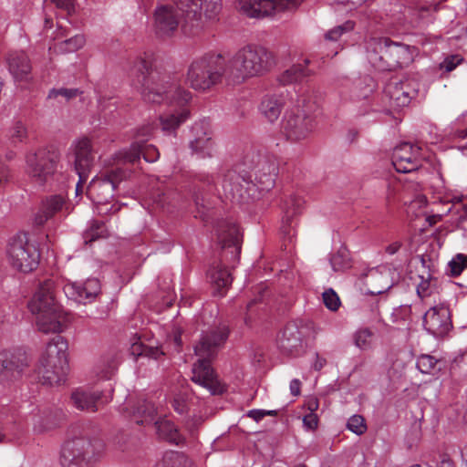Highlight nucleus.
<instances>
[{
	"mask_svg": "<svg viewBox=\"0 0 467 467\" xmlns=\"http://www.w3.org/2000/svg\"><path fill=\"white\" fill-rule=\"evenodd\" d=\"M192 131L194 135V139L190 141V148L192 154H195L200 159L212 157L213 141L207 128L204 127V124L195 123L192 126Z\"/></svg>",
	"mask_w": 467,
	"mask_h": 467,
	"instance_id": "bb28decb",
	"label": "nucleus"
},
{
	"mask_svg": "<svg viewBox=\"0 0 467 467\" xmlns=\"http://www.w3.org/2000/svg\"><path fill=\"white\" fill-rule=\"evenodd\" d=\"M140 157H143L147 162H154L159 159L160 153L154 145L140 142H134L128 150L116 153V161L123 166L127 163L136 164L140 161Z\"/></svg>",
	"mask_w": 467,
	"mask_h": 467,
	"instance_id": "b1692460",
	"label": "nucleus"
},
{
	"mask_svg": "<svg viewBox=\"0 0 467 467\" xmlns=\"http://www.w3.org/2000/svg\"><path fill=\"white\" fill-rule=\"evenodd\" d=\"M208 275L215 293L223 296L225 294L224 290L231 285L233 281L229 269L222 264H218L209 270Z\"/></svg>",
	"mask_w": 467,
	"mask_h": 467,
	"instance_id": "473e14b6",
	"label": "nucleus"
},
{
	"mask_svg": "<svg viewBox=\"0 0 467 467\" xmlns=\"http://www.w3.org/2000/svg\"><path fill=\"white\" fill-rule=\"evenodd\" d=\"M367 0H339L338 3L347 5L348 10H352L362 5Z\"/></svg>",
	"mask_w": 467,
	"mask_h": 467,
	"instance_id": "bf43d9fd",
	"label": "nucleus"
},
{
	"mask_svg": "<svg viewBox=\"0 0 467 467\" xmlns=\"http://www.w3.org/2000/svg\"><path fill=\"white\" fill-rule=\"evenodd\" d=\"M327 364V360L325 358L320 357L317 353H316V360L314 362L313 368L315 370H321Z\"/></svg>",
	"mask_w": 467,
	"mask_h": 467,
	"instance_id": "e2e57ef3",
	"label": "nucleus"
},
{
	"mask_svg": "<svg viewBox=\"0 0 467 467\" xmlns=\"http://www.w3.org/2000/svg\"><path fill=\"white\" fill-rule=\"evenodd\" d=\"M197 182L203 183L204 185L210 186L214 183V178H213V176L208 175V174L199 175L194 182L195 187H199V185L197 184Z\"/></svg>",
	"mask_w": 467,
	"mask_h": 467,
	"instance_id": "13d9d810",
	"label": "nucleus"
},
{
	"mask_svg": "<svg viewBox=\"0 0 467 467\" xmlns=\"http://www.w3.org/2000/svg\"><path fill=\"white\" fill-rule=\"evenodd\" d=\"M26 353L19 348L0 351V387L5 388L21 378L27 367Z\"/></svg>",
	"mask_w": 467,
	"mask_h": 467,
	"instance_id": "f3484780",
	"label": "nucleus"
},
{
	"mask_svg": "<svg viewBox=\"0 0 467 467\" xmlns=\"http://www.w3.org/2000/svg\"><path fill=\"white\" fill-rule=\"evenodd\" d=\"M108 236V231L103 222L93 221L89 227L84 232L83 238L86 244H91L99 238Z\"/></svg>",
	"mask_w": 467,
	"mask_h": 467,
	"instance_id": "a19ab883",
	"label": "nucleus"
},
{
	"mask_svg": "<svg viewBox=\"0 0 467 467\" xmlns=\"http://www.w3.org/2000/svg\"><path fill=\"white\" fill-rule=\"evenodd\" d=\"M420 83L413 77L391 78L384 88V96L389 99L390 107L399 109L408 106L418 95Z\"/></svg>",
	"mask_w": 467,
	"mask_h": 467,
	"instance_id": "4468645a",
	"label": "nucleus"
},
{
	"mask_svg": "<svg viewBox=\"0 0 467 467\" xmlns=\"http://www.w3.org/2000/svg\"><path fill=\"white\" fill-rule=\"evenodd\" d=\"M288 99L286 91L279 90L265 95L259 106L261 114L269 121L275 122L280 116Z\"/></svg>",
	"mask_w": 467,
	"mask_h": 467,
	"instance_id": "c85d7f7f",
	"label": "nucleus"
},
{
	"mask_svg": "<svg viewBox=\"0 0 467 467\" xmlns=\"http://www.w3.org/2000/svg\"><path fill=\"white\" fill-rule=\"evenodd\" d=\"M104 449L105 444L100 439L76 437L62 446L60 463L63 467H88L102 455Z\"/></svg>",
	"mask_w": 467,
	"mask_h": 467,
	"instance_id": "1a4fd4ad",
	"label": "nucleus"
},
{
	"mask_svg": "<svg viewBox=\"0 0 467 467\" xmlns=\"http://www.w3.org/2000/svg\"><path fill=\"white\" fill-rule=\"evenodd\" d=\"M64 415L61 410L49 413L37 420L34 424V431L38 434L50 431L59 426Z\"/></svg>",
	"mask_w": 467,
	"mask_h": 467,
	"instance_id": "4c0bfd02",
	"label": "nucleus"
},
{
	"mask_svg": "<svg viewBox=\"0 0 467 467\" xmlns=\"http://www.w3.org/2000/svg\"><path fill=\"white\" fill-rule=\"evenodd\" d=\"M218 244L223 250L231 249V254L237 258L241 253L242 236L238 226L230 221L222 220L216 225Z\"/></svg>",
	"mask_w": 467,
	"mask_h": 467,
	"instance_id": "5701e85b",
	"label": "nucleus"
},
{
	"mask_svg": "<svg viewBox=\"0 0 467 467\" xmlns=\"http://www.w3.org/2000/svg\"><path fill=\"white\" fill-rule=\"evenodd\" d=\"M72 149L76 173L81 178L89 176L95 160L91 140L82 138L75 141Z\"/></svg>",
	"mask_w": 467,
	"mask_h": 467,
	"instance_id": "4be33fe9",
	"label": "nucleus"
},
{
	"mask_svg": "<svg viewBox=\"0 0 467 467\" xmlns=\"http://www.w3.org/2000/svg\"><path fill=\"white\" fill-rule=\"evenodd\" d=\"M57 8L66 10L68 15L75 11L74 0H51Z\"/></svg>",
	"mask_w": 467,
	"mask_h": 467,
	"instance_id": "6e6d98bb",
	"label": "nucleus"
},
{
	"mask_svg": "<svg viewBox=\"0 0 467 467\" xmlns=\"http://www.w3.org/2000/svg\"><path fill=\"white\" fill-rule=\"evenodd\" d=\"M454 59L455 57H451L444 60V67L447 71L453 70L456 67L457 64L460 62V59H458V61L455 63Z\"/></svg>",
	"mask_w": 467,
	"mask_h": 467,
	"instance_id": "338daca9",
	"label": "nucleus"
},
{
	"mask_svg": "<svg viewBox=\"0 0 467 467\" xmlns=\"http://www.w3.org/2000/svg\"><path fill=\"white\" fill-rule=\"evenodd\" d=\"M228 337V327L220 325L202 334L194 348L195 354L199 358L193 365L192 380L206 388L213 395L222 393L223 387L218 382L210 363L217 355L219 348L226 342Z\"/></svg>",
	"mask_w": 467,
	"mask_h": 467,
	"instance_id": "7ed1b4c3",
	"label": "nucleus"
},
{
	"mask_svg": "<svg viewBox=\"0 0 467 467\" xmlns=\"http://www.w3.org/2000/svg\"><path fill=\"white\" fill-rule=\"evenodd\" d=\"M85 44L83 35H76L68 39L57 44L56 48L61 52H75L81 48Z\"/></svg>",
	"mask_w": 467,
	"mask_h": 467,
	"instance_id": "37998d69",
	"label": "nucleus"
},
{
	"mask_svg": "<svg viewBox=\"0 0 467 467\" xmlns=\"http://www.w3.org/2000/svg\"><path fill=\"white\" fill-rule=\"evenodd\" d=\"M154 467H193L192 461L179 451H168Z\"/></svg>",
	"mask_w": 467,
	"mask_h": 467,
	"instance_id": "c9c22d12",
	"label": "nucleus"
},
{
	"mask_svg": "<svg viewBox=\"0 0 467 467\" xmlns=\"http://www.w3.org/2000/svg\"><path fill=\"white\" fill-rule=\"evenodd\" d=\"M9 72L16 80L28 79L32 66L27 55L23 51H12L7 56Z\"/></svg>",
	"mask_w": 467,
	"mask_h": 467,
	"instance_id": "c756f323",
	"label": "nucleus"
},
{
	"mask_svg": "<svg viewBox=\"0 0 467 467\" xmlns=\"http://www.w3.org/2000/svg\"><path fill=\"white\" fill-rule=\"evenodd\" d=\"M131 349L134 355L145 356L154 359H158L163 355V352L159 348L148 347L143 344L134 343Z\"/></svg>",
	"mask_w": 467,
	"mask_h": 467,
	"instance_id": "49530a36",
	"label": "nucleus"
},
{
	"mask_svg": "<svg viewBox=\"0 0 467 467\" xmlns=\"http://www.w3.org/2000/svg\"><path fill=\"white\" fill-rule=\"evenodd\" d=\"M154 426L160 439L179 445L184 441V438L180 433L177 427L169 420H158L154 421Z\"/></svg>",
	"mask_w": 467,
	"mask_h": 467,
	"instance_id": "f704fd0d",
	"label": "nucleus"
},
{
	"mask_svg": "<svg viewBox=\"0 0 467 467\" xmlns=\"http://www.w3.org/2000/svg\"><path fill=\"white\" fill-rule=\"evenodd\" d=\"M330 265L334 271L342 272L351 266L350 254L345 246H341L330 257Z\"/></svg>",
	"mask_w": 467,
	"mask_h": 467,
	"instance_id": "58836bf2",
	"label": "nucleus"
},
{
	"mask_svg": "<svg viewBox=\"0 0 467 467\" xmlns=\"http://www.w3.org/2000/svg\"><path fill=\"white\" fill-rule=\"evenodd\" d=\"M353 21H347L341 26H337L326 33L325 37L327 40L337 41L343 33L351 31L354 28Z\"/></svg>",
	"mask_w": 467,
	"mask_h": 467,
	"instance_id": "09e8293b",
	"label": "nucleus"
},
{
	"mask_svg": "<svg viewBox=\"0 0 467 467\" xmlns=\"http://www.w3.org/2000/svg\"><path fill=\"white\" fill-rule=\"evenodd\" d=\"M131 85L142 99L150 103L166 102L171 108L160 115V124L165 132L176 130L190 116L186 105L192 99L190 91L170 76L152 68L151 62L139 57L130 69Z\"/></svg>",
	"mask_w": 467,
	"mask_h": 467,
	"instance_id": "f257e3e1",
	"label": "nucleus"
},
{
	"mask_svg": "<svg viewBox=\"0 0 467 467\" xmlns=\"http://www.w3.org/2000/svg\"><path fill=\"white\" fill-rule=\"evenodd\" d=\"M64 291L68 297L86 304L95 299L99 294L100 284L97 278H90L83 284H67L65 285Z\"/></svg>",
	"mask_w": 467,
	"mask_h": 467,
	"instance_id": "a878e982",
	"label": "nucleus"
},
{
	"mask_svg": "<svg viewBox=\"0 0 467 467\" xmlns=\"http://www.w3.org/2000/svg\"><path fill=\"white\" fill-rule=\"evenodd\" d=\"M314 127L313 116L299 107L286 111L282 121V131L292 141L306 139Z\"/></svg>",
	"mask_w": 467,
	"mask_h": 467,
	"instance_id": "2eb2a0df",
	"label": "nucleus"
},
{
	"mask_svg": "<svg viewBox=\"0 0 467 467\" xmlns=\"http://www.w3.org/2000/svg\"><path fill=\"white\" fill-rule=\"evenodd\" d=\"M28 308L33 315H36V326L40 331L46 334L62 331L66 315L56 299L52 280H45L39 285L28 303Z\"/></svg>",
	"mask_w": 467,
	"mask_h": 467,
	"instance_id": "423d86ee",
	"label": "nucleus"
},
{
	"mask_svg": "<svg viewBox=\"0 0 467 467\" xmlns=\"http://www.w3.org/2000/svg\"><path fill=\"white\" fill-rule=\"evenodd\" d=\"M420 261L424 270L419 275L420 282L417 285V295L421 299H424L432 293V282L436 281V277L434 276L436 269L434 263L429 255H420Z\"/></svg>",
	"mask_w": 467,
	"mask_h": 467,
	"instance_id": "7c9ffc66",
	"label": "nucleus"
},
{
	"mask_svg": "<svg viewBox=\"0 0 467 467\" xmlns=\"http://www.w3.org/2000/svg\"><path fill=\"white\" fill-rule=\"evenodd\" d=\"M26 129L21 121H16L11 130L14 142H22L26 138Z\"/></svg>",
	"mask_w": 467,
	"mask_h": 467,
	"instance_id": "864d4df0",
	"label": "nucleus"
},
{
	"mask_svg": "<svg viewBox=\"0 0 467 467\" xmlns=\"http://www.w3.org/2000/svg\"><path fill=\"white\" fill-rule=\"evenodd\" d=\"M181 19V14L171 4L157 7L154 13L156 34L160 36H171L178 29Z\"/></svg>",
	"mask_w": 467,
	"mask_h": 467,
	"instance_id": "412c9836",
	"label": "nucleus"
},
{
	"mask_svg": "<svg viewBox=\"0 0 467 467\" xmlns=\"http://www.w3.org/2000/svg\"><path fill=\"white\" fill-rule=\"evenodd\" d=\"M323 302L332 311L337 310L340 306L339 297L333 289H328L323 293Z\"/></svg>",
	"mask_w": 467,
	"mask_h": 467,
	"instance_id": "3c124183",
	"label": "nucleus"
},
{
	"mask_svg": "<svg viewBox=\"0 0 467 467\" xmlns=\"http://www.w3.org/2000/svg\"><path fill=\"white\" fill-rule=\"evenodd\" d=\"M128 170L117 161V164L100 171L89 182L87 194L98 203L109 202L119 184L127 179Z\"/></svg>",
	"mask_w": 467,
	"mask_h": 467,
	"instance_id": "9b49d317",
	"label": "nucleus"
},
{
	"mask_svg": "<svg viewBox=\"0 0 467 467\" xmlns=\"http://www.w3.org/2000/svg\"><path fill=\"white\" fill-rule=\"evenodd\" d=\"M64 208H67L66 195L59 193L46 197L41 202L39 211L35 215V224L37 226L44 225L49 219L62 212Z\"/></svg>",
	"mask_w": 467,
	"mask_h": 467,
	"instance_id": "cd10ccee",
	"label": "nucleus"
},
{
	"mask_svg": "<svg viewBox=\"0 0 467 467\" xmlns=\"http://www.w3.org/2000/svg\"><path fill=\"white\" fill-rule=\"evenodd\" d=\"M392 163L398 172L409 173L422 165L421 148L410 142H402L394 148Z\"/></svg>",
	"mask_w": 467,
	"mask_h": 467,
	"instance_id": "6ab92c4d",
	"label": "nucleus"
},
{
	"mask_svg": "<svg viewBox=\"0 0 467 467\" xmlns=\"http://www.w3.org/2000/svg\"><path fill=\"white\" fill-rule=\"evenodd\" d=\"M411 308L410 306H400L391 314L393 323L398 325H405L410 318Z\"/></svg>",
	"mask_w": 467,
	"mask_h": 467,
	"instance_id": "de8ad7c7",
	"label": "nucleus"
},
{
	"mask_svg": "<svg viewBox=\"0 0 467 467\" xmlns=\"http://www.w3.org/2000/svg\"><path fill=\"white\" fill-rule=\"evenodd\" d=\"M306 327L297 322L287 323L277 337L280 351L287 356L296 357L303 351Z\"/></svg>",
	"mask_w": 467,
	"mask_h": 467,
	"instance_id": "aec40b11",
	"label": "nucleus"
},
{
	"mask_svg": "<svg viewBox=\"0 0 467 467\" xmlns=\"http://www.w3.org/2000/svg\"><path fill=\"white\" fill-rule=\"evenodd\" d=\"M110 399L109 397L103 400L102 392L84 389H78L71 394L73 406L79 410L88 412L97 411L100 405L109 402Z\"/></svg>",
	"mask_w": 467,
	"mask_h": 467,
	"instance_id": "393cba45",
	"label": "nucleus"
},
{
	"mask_svg": "<svg viewBox=\"0 0 467 467\" xmlns=\"http://www.w3.org/2000/svg\"><path fill=\"white\" fill-rule=\"evenodd\" d=\"M67 343L61 336L54 337L47 345L37 367L38 377L43 384L58 385L65 381L68 363Z\"/></svg>",
	"mask_w": 467,
	"mask_h": 467,
	"instance_id": "6e6552de",
	"label": "nucleus"
},
{
	"mask_svg": "<svg viewBox=\"0 0 467 467\" xmlns=\"http://www.w3.org/2000/svg\"><path fill=\"white\" fill-rule=\"evenodd\" d=\"M372 337L373 332L369 328H360L353 336L354 343L358 348L366 349L369 348Z\"/></svg>",
	"mask_w": 467,
	"mask_h": 467,
	"instance_id": "a18cd8bd",
	"label": "nucleus"
},
{
	"mask_svg": "<svg viewBox=\"0 0 467 467\" xmlns=\"http://www.w3.org/2000/svg\"><path fill=\"white\" fill-rule=\"evenodd\" d=\"M6 254L10 265L23 273L32 272L39 265L40 253L26 236L12 238L7 244Z\"/></svg>",
	"mask_w": 467,
	"mask_h": 467,
	"instance_id": "f8f14e48",
	"label": "nucleus"
},
{
	"mask_svg": "<svg viewBox=\"0 0 467 467\" xmlns=\"http://www.w3.org/2000/svg\"><path fill=\"white\" fill-rule=\"evenodd\" d=\"M187 81L199 91L209 90L223 81L228 84L227 58L216 52L196 57L189 65Z\"/></svg>",
	"mask_w": 467,
	"mask_h": 467,
	"instance_id": "0eeeda50",
	"label": "nucleus"
},
{
	"mask_svg": "<svg viewBox=\"0 0 467 467\" xmlns=\"http://www.w3.org/2000/svg\"><path fill=\"white\" fill-rule=\"evenodd\" d=\"M423 328L435 337H443L452 328L450 308L439 304L427 310L422 317Z\"/></svg>",
	"mask_w": 467,
	"mask_h": 467,
	"instance_id": "a211bd4d",
	"label": "nucleus"
},
{
	"mask_svg": "<svg viewBox=\"0 0 467 467\" xmlns=\"http://www.w3.org/2000/svg\"><path fill=\"white\" fill-rule=\"evenodd\" d=\"M290 392L293 396L300 395L301 381L297 379H294L290 382Z\"/></svg>",
	"mask_w": 467,
	"mask_h": 467,
	"instance_id": "680f3d73",
	"label": "nucleus"
},
{
	"mask_svg": "<svg viewBox=\"0 0 467 467\" xmlns=\"http://www.w3.org/2000/svg\"><path fill=\"white\" fill-rule=\"evenodd\" d=\"M156 409L154 405L147 400L139 402L137 408L133 411V419L137 424H151L154 423Z\"/></svg>",
	"mask_w": 467,
	"mask_h": 467,
	"instance_id": "e433bc0d",
	"label": "nucleus"
},
{
	"mask_svg": "<svg viewBox=\"0 0 467 467\" xmlns=\"http://www.w3.org/2000/svg\"><path fill=\"white\" fill-rule=\"evenodd\" d=\"M318 418L316 413L309 412L303 418V425L307 431H315L317 428Z\"/></svg>",
	"mask_w": 467,
	"mask_h": 467,
	"instance_id": "5fc2aeb1",
	"label": "nucleus"
},
{
	"mask_svg": "<svg viewBox=\"0 0 467 467\" xmlns=\"http://www.w3.org/2000/svg\"><path fill=\"white\" fill-rule=\"evenodd\" d=\"M310 64H312V60L309 58H305L303 60V63H298L291 66L288 69L285 70L280 75V83L283 85H289L302 81L307 77L313 75V69L308 67Z\"/></svg>",
	"mask_w": 467,
	"mask_h": 467,
	"instance_id": "2f4dec72",
	"label": "nucleus"
},
{
	"mask_svg": "<svg viewBox=\"0 0 467 467\" xmlns=\"http://www.w3.org/2000/svg\"><path fill=\"white\" fill-rule=\"evenodd\" d=\"M275 64L272 52L257 45H246L227 58L228 85L263 75Z\"/></svg>",
	"mask_w": 467,
	"mask_h": 467,
	"instance_id": "20e7f679",
	"label": "nucleus"
},
{
	"mask_svg": "<svg viewBox=\"0 0 467 467\" xmlns=\"http://www.w3.org/2000/svg\"><path fill=\"white\" fill-rule=\"evenodd\" d=\"M370 62L379 70L392 71L412 63L416 47L393 41L387 36H373L367 41Z\"/></svg>",
	"mask_w": 467,
	"mask_h": 467,
	"instance_id": "39448f33",
	"label": "nucleus"
},
{
	"mask_svg": "<svg viewBox=\"0 0 467 467\" xmlns=\"http://www.w3.org/2000/svg\"><path fill=\"white\" fill-rule=\"evenodd\" d=\"M467 268V254H457L448 263L447 274L452 277L459 276Z\"/></svg>",
	"mask_w": 467,
	"mask_h": 467,
	"instance_id": "79ce46f5",
	"label": "nucleus"
},
{
	"mask_svg": "<svg viewBox=\"0 0 467 467\" xmlns=\"http://www.w3.org/2000/svg\"><path fill=\"white\" fill-rule=\"evenodd\" d=\"M59 155L56 150L40 149L26 156V171L33 182L44 186L57 171Z\"/></svg>",
	"mask_w": 467,
	"mask_h": 467,
	"instance_id": "ddd939ff",
	"label": "nucleus"
},
{
	"mask_svg": "<svg viewBox=\"0 0 467 467\" xmlns=\"http://www.w3.org/2000/svg\"><path fill=\"white\" fill-rule=\"evenodd\" d=\"M303 204V199L296 195H292L287 201H285L284 206L285 215L283 216L282 219L281 231L285 235H287L289 238L292 229L293 217L300 212V209L302 208Z\"/></svg>",
	"mask_w": 467,
	"mask_h": 467,
	"instance_id": "72a5a7b5",
	"label": "nucleus"
},
{
	"mask_svg": "<svg viewBox=\"0 0 467 467\" xmlns=\"http://www.w3.org/2000/svg\"><path fill=\"white\" fill-rule=\"evenodd\" d=\"M436 467H454V462L446 455L441 456Z\"/></svg>",
	"mask_w": 467,
	"mask_h": 467,
	"instance_id": "69168bd1",
	"label": "nucleus"
},
{
	"mask_svg": "<svg viewBox=\"0 0 467 467\" xmlns=\"http://www.w3.org/2000/svg\"><path fill=\"white\" fill-rule=\"evenodd\" d=\"M400 246H401V244L400 242H395V243L389 244L385 250H386V253H388L389 254H394L400 250Z\"/></svg>",
	"mask_w": 467,
	"mask_h": 467,
	"instance_id": "774afa93",
	"label": "nucleus"
},
{
	"mask_svg": "<svg viewBox=\"0 0 467 467\" xmlns=\"http://www.w3.org/2000/svg\"><path fill=\"white\" fill-rule=\"evenodd\" d=\"M247 416L255 421H260L266 416V413H265V410H251L248 411Z\"/></svg>",
	"mask_w": 467,
	"mask_h": 467,
	"instance_id": "052dcab7",
	"label": "nucleus"
},
{
	"mask_svg": "<svg viewBox=\"0 0 467 467\" xmlns=\"http://www.w3.org/2000/svg\"><path fill=\"white\" fill-rule=\"evenodd\" d=\"M9 171L7 166L0 160V185L3 182L7 181Z\"/></svg>",
	"mask_w": 467,
	"mask_h": 467,
	"instance_id": "0e129e2a",
	"label": "nucleus"
},
{
	"mask_svg": "<svg viewBox=\"0 0 467 467\" xmlns=\"http://www.w3.org/2000/svg\"><path fill=\"white\" fill-rule=\"evenodd\" d=\"M181 14L182 27L195 34L202 28V13L206 19L216 20L222 10V0H170Z\"/></svg>",
	"mask_w": 467,
	"mask_h": 467,
	"instance_id": "9d476101",
	"label": "nucleus"
},
{
	"mask_svg": "<svg viewBox=\"0 0 467 467\" xmlns=\"http://www.w3.org/2000/svg\"><path fill=\"white\" fill-rule=\"evenodd\" d=\"M304 0H240V10L249 17L264 18L296 8Z\"/></svg>",
	"mask_w": 467,
	"mask_h": 467,
	"instance_id": "dca6fc26",
	"label": "nucleus"
},
{
	"mask_svg": "<svg viewBox=\"0 0 467 467\" xmlns=\"http://www.w3.org/2000/svg\"><path fill=\"white\" fill-rule=\"evenodd\" d=\"M347 426L349 431L358 435L363 434L367 430L365 420L360 415L351 416L348 420Z\"/></svg>",
	"mask_w": 467,
	"mask_h": 467,
	"instance_id": "8fccbe9b",
	"label": "nucleus"
},
{
	"mask_svg": "<svg viewBox=\"0 0 467 467\" xmlns=\"http://www.w3.org/2000/svg\"><path fill=\"white\" fill-rule=\"evenodd\" d=\"M108 368L102 371V378L109 379L113 373V371L118 367V361L115 357H111L108 361Z\"/></svg>",
	"mask_w": 467,
	"mask_h": 467,
	"instance_id": "4d7b16f0",
	"label": "nucleus"
},
{
	"mask_svg": "<svg viewBox=\"0 0 467 467\" xmlns=\"http://www.w3.org/2000/svg\"><path fill=\"white\" fill-rule=\"evenodd\" d=\"M172 408L182 415L188 412L187 397L185 394L180 393L173 398Z\"/></svg>",
	"mask_w": 467,
	"mask_h": 467,
	"instance_id": "603ef678",
	"label": "nucleus"
},
{
	"mask_svg": "<svg viewBox=\"0 0 467 467\" xmlns=\"http://www.w3.org/2000/svg\"><path fill=\"white\" fill-rule=\"evenodd\" d=\"M244 166H237L223 174L222 187L224 195L233 202L248 203L260 199L263 192H269L275 183L278 164L274 157L248 154Z\"/></svg>",
	"mask_w": 467,
	"mask_h": 467,
	"instance_id": "f03ea898",
	"label": "nucleus"
},
{
	"mask_svg": "<svg viewBox=\"0 0 467 467\" xmlns=\"http://www.w3.org/2000/svg\"><path fill=\"white\" fill-rule=\"evenodd\" d=\"M441 363L435 357L423 354L418 358L416 366L421 373L434 375L441 370Z\"/></svg>",
	"mask_w": 467,
	"mask_h": 467,
	"instance_id": "ea45409f",
	"label": "nucleus"
},
{
	"mask_svg": "<svg viewBox=\"0 0 467 467\" xmlns=\"http://www.w3.org/2000/svg\"><path fill=\"white\" fill-rule=\"evenodd\" d=\"M81 93L82 91H80L78 88H52L47 95V99H57L58 98H61L64 99L65 102H68L69 100L75 99Z\"/></svg>",
	"mask_w": 467,
	"mask_h": 467,
	"instance_id": "c03bdc74",
	"label": "nucleus"
}]
</instances>
